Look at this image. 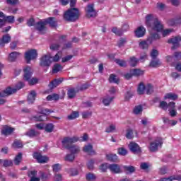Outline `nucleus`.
<instances>
[{
  "label": "nucleus",
  "instance_id": "nucleus-1",
  "mask_svg": "<svg viewBox=\"0 0 181 181\" xmlns=\"http://www.w3.org/2000/svg\"><path fill=\"white\" fill-rule=\"evenodd\" d=\"M146 25L156 32H162L163 30V25L152 14H148L146 16Z\"/></svg>",
  "mask_w": 181,
  "mask_h": 181
},
{
  "label": "nucleus",
  "instance_id": "nucleus-2",
  "mask_svg": "<svg viewBox=\"0 0 181 181\" xmlns=\"http://www.w3.org/2000/svg\"><path fill=\"white\" fill-rule=\"evenodd\" d=\"M77 141H78V139H77V137H65L62 141L63 147L66 148V149L70 150V152L73 155L76 153H79L80 147L78 146L71 144L77 142Z\"/></svg>",
  "mask_w": 181,
  "mask_h": 181
},
{
  "label": "nucleus",
  "instance_id": "nucleus-3",
  "mask_svg": "<svg viewBox=\"0 0 181 181\" xmlns=\"http://www.w3.org/2000/svg\"><path fill=\"white\" fill-rule=\"evenodd\" d=\"M78 18H80V11L77 8H69L64 13V19L69 22H75Z\"/></svg>",
  "mask_w": 181,
  "mask_h": 181
},
{
  "label": "nucleus",
  "instance_id": "nucleus-4",
  "mask_svg": "<svg viewBox=\"0 0 181 181\" xmlns=\"http://www.w3.org/2000/svg\"><path fill=\"white\" fill-rule=\"evenodd\" d=\"M23 78L25 81H28V84H30V86H33L34 84H36L37 83V78H32V74H33V69H32L30 66H25V68H24L23 69Z\"/></svg>",
  "mask_w": 181,
  "mask_h": 181
},
{
  "label": "nucleus",
  "instance_id": "nucleus-5",
  "mask_svg": "<svg viewBox=\"0 0 181 181\" xmlns=\"http://www.w3.org/2000/svg\"><path fill=\"white\" fill-rule=\"evenodd\" d=\"M25 87V83L23 82H19L17 83V86H16V88H11V86H8L3 91L0 92V97H8V95H11V94H15L16 91L21 90V88H23Z\"/></svg>",
  "mask_w": 181,
  "mask_h": 181
},
{
  "label": "nucleus",
  "instance_id": "nucleus-6",
  "mask_svg": "<svg viewBox=\"0 0 181 181\" xmlns=\"http://www.w3.org/2000/svg\"><path fill=\"white\" fill-rule=\"evenodd\" d=\"M163 145V141L160 138H158L150 143L148 149L150 152H157L159 148H162Z\"/></svg>",
  "mask_w": 181,
  "mask_h": 181
},
{
  "label": "nucleus",
  "instance_id": "nucleus-7",
  "mask_svg": "<svg viewBox=\"0 0 181 181\" xmlns=\"http://www.w3.org/2000/svg\"><path fill=\"white\" fill-rule=\"evenodd\" d=\"M40 60V66H42V67H50L52 63H53L52 61V54H50V53L44 54Z\"/></svg>",
  "mask_w": 181,
  "mask_h": 181
},
{
  "label": "nucleus",
  "instance_id": "nucleus-8",
  "mask_svg": "<svg viewBox=\"0 0 181 181\" xmlns=\"http://www.w3.org/2000/svg\"><path fill=\"white\" fill-rule=\"evenodd\" d=\"M87 18H95L97 16V11L94 8V4H88L85 8Z\"/></svg>",
  "mask_w": 181,
  "mask_h": 181
},
{
  "label": "nucleus",
  "instance_id": "nucleus-9",
  "mask_svg": "<svg viewBox=\"0 0 181 181\" xmlns=\"http://www.w3.org/2000/svg\"><path fill=\"white\" fill-rule=\"evenodd\" d=\"M180 42H181V36L173 37L168 40V43L173 45L172 50H176V49L180 47Z\"/></svg>",
  "mask_w": 181,
  "mask_h": 181
},
{
  "label": "nucleus",
  "instance_id": "nucleus-10",
  "mask_svg": "<svg viewBox=\"0 0 181 181\" xmlns=\"http://www.w3.org/2000/svg\"><path fill=\"white\" fill-rule=\"evenodd\" d=\"M25 57L27 63H30V60H35L37 57V51L36 49H30L25 52Z\"/></svg>",
  "mask_w": 181,
  "mask_h": 181
},
{
  "label": "nucleus",
  "instance_id": "nucleus-11",
  "mask_svg": "<svg viewBox=\"0 0 181 181\" xmlns=\"http://www.w3.org/2000/svg\"><path fill=\"white\" fill-rule=\"evenodd\" d=\"M53 112V111L49 110V109H45L42 110V114L43 115H35L33 117V121H45V119H47V117H46L47 114H50Z\"/></svg>",
  "mask_w": 181,
  "mask_h": 181
},
{
  "label": "nucleus",
  "instance_id": "nucleus-12",
  "mask_svg": "<svg viewBox=\"0 0 181 181\" xmlns=\"http://www.w3.org/2000/svg\"><path fill=\"white\" fill-rule=\"evenodd\" d=\"M34 159H36L38 163H47L49 162V157L42 156L40 153H35L33 155Z\"/></svg>",
  "mask_w": 181,
  "mask_h": 181
},
{
  "label": "nucleus",
  "instance_id": "nucleus-13",
  "mask_svg": "<svg viewBox=\"0 0 181 181\" xmlns=\"http://www.w3.org/2000/svg\"><path fill=\"white\" fill-rule=\"evenodd\" d=\"M35 28L40 32L41 35L46 33V21H40L35 24Z\"/></svg>",
  "mask_w": 181,
  "mask_h": 181
},
{
  "label": "nucleus",
  "instance_id": "nucleus-14",
  "mask_svg": "<svg viewBox=\"0 0 181 181\" xmlns=\"http://www.w3.org/2000/svg\"><path fill=\"white\" fill-rule=\"evenodd\" d=\"M129 149H130L131 152H133V153H141V152L139 145L134 141L130 142L129 144Z\"/></svg>",
  "mask_w": 181,
  "mask_h": 181
},
{
  "label": "nucleus",
  "instance_id": "nucleus-15",
  "mask_svg": "<svg viewBox=\"0 0 181 181\" xmlns=\"http://www.w3.org/2000/svg\"><path fill=\"white\" fill-rule=\"evenodd\" d=\"M13 131H15V128L11 127L8 125H4V126H3V127L1 129V135L8 136V135H11V134H12V132H13Z\"/></svg>",
  "mask_w": 181,
  "mask_h": 181
},
{
  "label": "nucleus",
  "instance_id": "nucleus-16",
  "mask_svg": "<svg viewBox=\"0 0 181 181\" xmlns=\"http://www.w3.org/2000/svg\"><path fill=\"white\" fill-rule=\"evenodd\" d=\"M108 169L112 172V173H122L121 167L118 164H110Z\"/></svg>",
  "mask_w": 181,
  "mask_h": 181
},
{
  "label": "nucleus",
  "instance_id": "nucleus-17",
  "mask_svg": "<svg viewBox=\"0 0 181 181\" xmlns=\"http://www.w3.org/2000/svg\"><path fill=\"white\" fill-rule=\"evenodd\" d=\"M12 37H11V35L9 34H6L4 35H3L2 38H0V46H1L2 47H4V46H5V45H8V43H9V42H11Z\"/></svg>",
  "mask_w": 181,
  "mask_h": 181
},
{
  "label": "nucleus",
  "instance_id": "nucleus-18",
  "mask_svg": "<svg viewBox=\"0 0 181 181\" xmlns=\"http://www.w3.org/2000/svg\"><path fill=\"white\" fill-rule=\"evenodd\" d=\"M37 171L36 170H31L28 171V176L30 177L29 181H40V177H37Z\"/></svg>",
  "mask_w": 181,
  "mask_h": 181
},
{
  "label": "nucleus",
  "instance_id": "nucleus-19",
  "mask_svg": "<svg viewBox=\"0 0 181 181\" xmlns=\"http://www.w3.org/2000/svg\"><path fill=\"white\" fill-rule=\"evenodd\" d=\"M145 33H146V29H145L144 26H140L135 30L136 37H144Z\"/></svg>",
  "mask_w": 181,
  "mask_h": 181
},
{
  "label": "nucleus",
  "instance_id": "nucleus-20",
  "mask_svg": "<svg viewBox=\"0 0 181 181\" xmlns=\"http://www.w3.org/2000/svg\"><path fill=\"white\" fill-rule=\"evenodd\" d=\"M63 83V78H59L57 79H54L52 81H51L49 84V88H56L57 86H60Z\"/></svg>",
  "mask_w": 181,
  "mask_h": 181
},
{
  "label": "nucleus",
  "instance_id": "nucleus-21",
  "mask_svg": "<svg viewBox=\"0 0 181 181\" xmlns=\"http://www.w3.org/2000/svg\"><path fill=\"white\" fill-rule=\"evenodd\" d=\"M35 100H36V91L31 90L28 95V104H33L35 103Z\"/></svg>",
  "mask_w": 181,
  "mask_h": 181
},
{
  "label": "nucleus",
  "instance_id": "nucleus-22",
  "mask_svg": "<svg viewBox=\"0 0 181 181\" xmlns=\"http://www.w3.org/2000/svg\"><path fill=\"white\" fill-rule=\"evenodd\" d=\"M45 24L49 25L51 28H56L57 26V22L56 21V18L53 17L48 18L45 20Z\"/></svg>",
  "mask_w": 181,
  "mask_h": 181
},
{
  "label": "nucleus",
  "instance_id": "nucleus-23",
  "mask_svg": "<svg viewBox=\"0 0 181 181\" xmlns=\"http://www.w3.org/2000/svg\"><path fill=\"white\" fill-rule=\"evenodd\" d=\"M59 2L61 5H63V6H66V5H69V3L70 2V6L71 8H73L76 6L77 0H59Z\"/></svg>",
  "mask_w": 181,
  "mask_h": 181
},
{
  "label": "nucleus",
  "instance_id": "nucleus-24",
  "mask_svg": "<svg viewBox=\"0 0 181 181\" xmlns=\"http://www.w3.org/2000/svg\"><path fill=\"white\" fill-rule=\"evenodd\" d=\"M83 152L89 153L90 155H95V151L93 150V145L88 144L83 147Z\"/></svg>",
  "mask_w": 181,
  "mask_h": 181
},
{
  "label": "nucleus",
  "instance_id": "nucleus-25",
  "mask_svg": "<svg viewBox=\"0 0 181 181\" xmlns=\"http://www.w3.org/2000/svg\"><path fill=\"white\" fill-rule=\"evenodd\" d=\"M149 39L147 38L146 40H143L139 42V47L140 49H148L149 47V45H152V42H148Z\"/></svg>",
  "mask_w": 181,
  "mask_h": 181
},
{
  "label": "nucleus",
  "instance_id": "nucleus-26",
  "mask_svg": "<svg viewBox=\"0 0 181 181\" xmlns=\"http://www.w3.org/2000/svg\"><path fill=\"white\" fill-rule=\"evenodd\" d=\"M20 55H21V53L18 52H13L9 54L8 60L10 62H15V60H16V59H18V57H19Z\"/></svg>",
  "mask_w": 181,
  "mask_h": 181
},
{
  "label": "nucleus",
  "instance_id": "nucleus-27",
  "mask_svg": "<svg viewBox=\"0 0 181 181\" xmlns=\"http://www.w3.org/2000/svg\"><path fill=\"white\" fill-rule=\"evenodd\" d=\"M63 57V52L62 51L58 52L54 57H52V62L54 63H57L60 59Z\"/></svg>",
  "mask_w": 181,
  "mask_h": 181
},
{
  "label": "nucleus",
  "instance_id": "nucleus-28",
  "mask_svg": "<svg viewBox=\"0 0 181 181\" xmlns=\"http://www.w3.org/2000/svg\"><path fill=\"white\" fill-rule=\"evenodd\" d=\"M76 93L77 92L76 91L75 88H69L67 92L68 98H69L70 100L74 98Z\"/></svg>",
  "mask_w": 181,
  "mask_h": 181
},
{
  "label": "nucleus",
  "instance_id": "nucleus-29",
  "mask_svg": "<svg viewBox=\"0 0 181 181\" xmlns=\"http://www.w3.org/2000/svg\"><path fill=\"white\" fill-rule=\"evenodd\" d=\"M168 99L173 100V101H175V100H177V95L172 93H167L164 96V100H168Z\"/></svg>",
  "mask_w": 181,
  "mask_h": 181
},
{
  "label": "nucleus",
  "instance_id": "nucleus-30",
  "mask_svg": "<svg viewBox=\"0 0 181 181\" xmlns=\"http://www.w3.org/2000/svg\"><path fill=\"white\" fill-rule=\"evenodd\" d=\"M146 89V86L144 85V83H140L137 89L138 94H139V95H142V94H144Z\"/></svg>",
  "mask_w": 181,
  "mask_h": 181
},
{
  "label": "nucleus",
  "instance_id": "nucleus-31",
  "mask_svg": "<svg viewBox=\"0 0 181 181\" xmlns=\"http://www.w3.org/2000/svg\"><path fill=\"white\" fill-rule=\"evenodd\" d=\"M162 65V62L159 59H154L150 62L151 67H159Z\"/></svg>",
  "mask_w": 181,
  "mask_h": 181
},
{
  "label": "nucleus",
  "instance_id": "nucleus-32",
  "mask_svg": "<svg viewBox=\"0 0 181 181\" xmlns=\"http://www.w3.org/2000/svg\"><path fill=\"white\" fill-rule=\"evenodd\" d=\"M62 70L63 67L59 64H55L52 67V73L54 74L59 73V71H62Z\"/></svg>",
  "mask_w": 181,
  "mask_h": 181
},
{
  "label": "nucleus",
  "instance_id": "nucleus-33",
  "mask_svg": "<svg viewBox=\"0 0 181 181\" xmlns=\"http://www.w3.org/2000/svg\"><path fill=\"white\" fill-rule=\"evenodd\" d=\"M138 59L135 58V57H132L129 59V64L131 66V67H135L138 64Z\"/></svg>",
  "mask_w": 181,
  "mask_h": 181
},
{
  "label": "nucleus",
  "instance_id": "nucleus-34",
  "mask_svg": "<svg viewBox=\"0 0 181 181\" xmlns=\"http://www.w3.org/2000/svg\"><path fill=\"white\" fill-rule=\"evenodd\" d=\"M106 158L110 162H117L118 160V156L116 154H107Z\"/></svg>",
  "mask_w": 181,
  "mask_h": 181
},
{
  "label": "nucleus",
  "instance_id": "nucleus-35",
  "mask_svg": "<svg viewBox=\"0 0 181 181\" xmlns=\"http://www.w3.org/2000/svg\"><path fill=\"white\" fill-rule=\"evenodd\" d=\"M59 98H60V97L59 96L58 94H56V93H53L52 95H49L47 97V101H57V100H59Z\"/></svg>",
  "mask_w": 181,
  "mask_h": 181
},
{
  "label": "nucleus",
  "instance_id": "nucleus-36",
  "mask_svg": "<svg viewBox=\"0 0 181 181\" xmlns=\"http://www.w3.org/2000/svg\"><path fill=\"white\" fill-rule=\"evenodd\" d=\"M37 134L39 133L35 131L34 129H30L25 133V135H26V136H29V138H34V136H36Z\"/></svg>",
  "mask_w": 181,
  "mask_h": 181
},
{
  "label": "nucleus",
  "instance_id": "nucleus-37",
  "mask_svg": "<svg viewBox=\"0 0 181 181\" xmlns=\"http://www.w3.org/2000/svg\"><path fill=\"white\" fill-rule=\"evenodd\" d=\"M12 146L14 149H19L20 148H23V144H22V141L19 140H16L14 141Z\"/></svg>",
  "mask_w": 181,
  "mask_h": 181
},
{
  "label": "nucleus",
  "instance_id": "nucleus-38",
  "mask_svg": "<svg viewBox=\"0 0 181 181\" xmlns=\"http://www.w3.org/2000/svg\"><path fill=\"white\" fill-rule=\"evenodd\" d=\"M148 39L149 43H152L153 40H159V39H160V36L158 33H153Z\"/></svg>",
  "mask_w": 181,
  "mask_h": 181
},
{
  "label": "nucleus",
  "instance_id": "nucleus-39",
  "mask_svg": "<svg viewBox=\"0 0 181 181\" xmlns=\"http://www.w3.org/2000/svg\"><path fill=\"white\" fill-rule=\"evenodd\" d=\"M131 73L133 76H136V77H139V76H144V71L141 69H132L131 71Z\"/></svg>",
  "mask_w": 181,
  "mask_h": 181
},
{
  "label": "nucleus",
  "instance_id": "nucleus-40",
  "mask_svg": "<svg viewBox=\"0 0 181 181\" xmlns=\"http://www.w3.org/2000/svg\"><path fill=\"white\" fill-rule=\"evenodd\" d=\"M115 63L118 64L120 67H127V61L124 59H117L115 60Z\"/></svg>",
  "mask_w": 181,
  "mask_h": 181
},
{
  "label": "nucleus",
  "instance_id": "nucleus-41",
  "mask_svg": "<svg viewBox=\"0 0 181 181\" xmlns=\"http://www.w3.org/2000/svg\"><path fill=\"white\" fill-rule=\"evenodd\" d=\"M109 81L110 83H115L116 84H118L119 79L117 78V76H115V74H110L109 77Z\"/></svg>",
  "mask_w": 181,
  "mask_h": 181
},
{
  "label": "nucleus",
  "instance_id": "nucleus-42",
  "mask_svg": "<svg viewBox=\"0 0 181 181\" xmlns=\"http://www.w3.org/2000/svg\"><path fill=\"white\" fill-rule=\"evenodd\" d=\"M86 180H88V181H93V180H95V179H97V176L95 175L94 173H87L86 175Z\"/></svg>",
  "mask_w": 181,
  "mask_h": 181
},
{
  "label": "nucleus",
  "instance_id": "nucleus-43",
  "mask_svg": "<svg viewBox=\"0 0 181 181\" xmlns=\"http://www.w3.org/2000/svg\"><path fill=\"white\" fill-rule=\"evenodd\" d=\"M112 100H114V97L107 96L106 98H103V103L104 105H108L109 104H111Z\"/></svg>",
  "mask_w": 181,
  "mask_h": 181
},
{
  "label": "nucleus",
  "instance_id": "nucleus-44",
  "mask_svg": "<svg viewBox=\"0 0 181 181\" xmlns=\"http://www.w3.org/2000/svg\"><path fill=\"white\" fill-rule=\"evenodd\" d=\"M125 136H126V138H127V139H132V138H134V130H132L131 129H128L126 131Z\"/></svg>",
  "mask_w": 181,
  "mask_h": 181
},
{
  "label": "nucleus",
  "instance_id": "nucleus-45",
  "mask_svg": "<svg viewBox=\"0 0 181 181\" xmlns=\"http://www.w3.org/2000/svg\"><path fill=\"white\" fill-rule=\"evenodd\" d=\"M142 111H143V107H142V105H141L136 106L134 109V113L136 115H139V114H141Z\"/></svg>",
  "mask_w": 181,
  "mask_h": 181
},
{
  "label": "nucleus",
  "instance_id": "nucleus-46",
  "mask_svg": "<svg viewBox=\"0 0 181 181\" xmlns=\"http://www.w3.org/2000/svg\"><path fill=\"white\" fill-rule=\"evenodd\" d=\"M173 180H181V177H180L171 176V177H168V178H161V179H160L159 181H173Z\"/></svg>",
  "mask_w": 181,
  "mask_h": 181
},
{
  "label": "nucleus",
  "instance_id": "nucleus-47",
  "mask_svg": "<svg viewBox=\"0 0 181 181\" xmlns=\"http://www.w3.org/2000/svg\"><path fill=\"white\" fill-rule=\"evenodd\" d=\"M79 116L78 112H73L71 115H68L67 118L69 120L76 119V118H78Z\"/></svg>",
  "mask_w": 181,
  "mask_h": 181
},
{
  "label": "nucleus",
  "instance_id": "nucleus-48",
  "mask_svg": "<svg viewBox=\"0 0 181 181\" xmlns=\"http://www.w3.org/2000/svg\"><path fill=\"white\" fill-rule=\"evenodd\" d=\"M52 170L55 173H57V172H60V170H62V165L59 163L54 164L52 165Z\"/></svg>",
  "mask_w": 181,
  "mask_h": 181
},
{
  "label": "nucleus",
  "instance_id": "nucleus-49",
  "mask_svg": "<svg viewBox=\"0 0 181 181\" xmlns=\"http://www.w3.org/2000/svg\"><path fill=\"white\" fill-rule=\"evenodd\" d=\"M22 160V153H18L14 159L15 165H19Z\"/></svg>",
  "mask_w": 181,
  "mask_h": 181
},
{
  "label": "nucleus",
  "instance_id": "nucleus-50",
  "mask_svg": "<svg viewBox=\"0 0 181 181\" xmlns=\"http://www.w3.org/2000/svg\"><path fill=\"white\" fill-rule=\"evenodd\" d=\"M4 21H6V22H8V23H13V22H15V16H4Z\"/></svg>",
  "mask_w": 181,
  "mask_h": 181
},
{
  "label": "nucleus",
  "instance_id": "nucleus-51",
  "mask_svg": "<svg viewBox=\"0 0 181 181\" xmlns=\"http://www.w3.org/2000/svg\"><path fill=\"white\" fill-rule=\"evenodd\" d=\"M54 128V126L53 125V124H46L45 127V130L46 131V132H53V129Z\"/></svg>",
  "mask_w": 181,
  "mask_h": 181
},
{
  "label": "nucleus",
  "instance_id": "nucleus-52",
  "mask_svg": "<svg viewBox=\"0 0 181 181\" xmlns=\"http://www.w3.org/2000/svg\"><path fill=\"white\" fill-rule=\"evenodd\" d=\"M146 94H152V93H153V86L150 83L147 84L146 86Z\"/></svg>",
  "mask_w": 181,
  "mask_h": 181
},
{
  "label": "nucleus",
  "instance_id": "nucleus-53",
  "mask_svg": "<svg viewBox=\"0 0 181 181\" xmlns=\"http://www.w3.org/2000/svg\"><path fill=\"white\" fill-rule=\"evenodd\" d=\"M117 152H118L119 155H122V156H125V155H127V153H128V151L124 147H121V148H118Z\"/></svg>",
  "mask_w": 181,
  "mask_h": 181
},
{
  "label": "nucleus",
  "instance_id": "nucleus-54",
  "mask_svg": "<svg viewBox=\"0 0 181 181\" xmlns=\"http://www.w3.org/2000/svg\"><path fill=\"white\" fill-rule=\"evenodd\" d=\"M124 169L129 173H134V172H135V167L134 166H124Z\"/></svg>",
  "mask_w": 181,
  "mask_h": 181
},
{
  "label": "nucleus",
  "instance_id": "nucleus-55",
  "mask_svg": "<svg viewBox=\"0 0 181 181\" xmlns=\"http://www.w3.org/2000/svg\"><path fill=\"white\" fill-rule=\"evenodd\" d=\"M112 32L115 34L117 35V36H122V30H119V29H117V27H114L112 29Z\"/></svg>",
  "mask_w": 181,
  "mask_h": 181
},
{
  "label": "nucleus",
  "instance_id": "nucleus-56",
  "mask_svg": "<svg viewBox=\"0 0 181 181\" xmlns=\"http://www.w3.org/2000/svg\"><path fill=\"white\" fill-rule=\"evenodd\" d=\"M177 23L181 24V18H176L175 20H171L169 22V25H170L171 26H175V25H177Z\"/></svg>",
  "mask_w": 181,
  "mask_h": 181
},
{
  "label": "nucleus",
  "instance_id": "nucleus-57",
  "mask_svg": "<svg viewBox=\"0 0 181 181\" xmlns=\"http://www.w3.org/2000/svg\"><path fill=\"white\" fill-rule=\"evenodd\" d=\"M74 154H67L65 156V160H66L67 162H73V160H74Z\"/></svg>",
  "mask_w": 181,
  "mask_h": 181
},
{
  "label": "nucleus",
  "instance_id": "nucleus-58",
  "mask_svg": "<svg viewBox=\"0 0 181 181\" xmlns=\"http://www.w3.org/2000/svg\"><path fill=\"white\" fill-rule=\"evenodd\" d=\"M159 107L162 110H164L165 111H166V110H168V103H166L165 101H161V102H160Z\"/></svg>",
  "mask_w": 181,
  "mask_h": 181
},
{
  "label": "nucleus",
  "instance_id": "nucleus-59",
  "mask_svg": "<svg viewBox=\"0 0 181 181\" xmlns=\"http://www.w3.org/2000/svg\"><path fill=\"white\" fill-rule=\"evenodd\" d=\"M159 54V52L156 49H153L151 53V57H152L153 59H156Z\"/></svg>",
  "mask_w": 181,
  "mask_h": 181
},
{
  "label": "nucleus",
  "instance_id": "nucleus-60",
  "mask_svg": "<svg viewBox=\"0 0 181 181\" xmlns=\"http://www.w3.org/2000/svg\"><path fill=\"white\" fill-rule=\"evenodd\" d=\"M108 166H110V164H102L100 166V170H101V172H107V169H108Z\"/></svg>",
  "mask_w": 181,
  "mask_h": 181
},
{
  "label": "nucleus",
  "instance_id": "nucleus-61",
  "mask_svg": "<svg viewBox=\"0 0 181 181\" xmlns=\"http://www.w3.org/2000/svg\"><path fill=\"white\" fill-rule=\"evenodd\" d=\"M92 112L90 111L83 112H82V118L87 119L90 118V116L91 115Z\"/></svg>",
  "mask_w": 181,
  "mask_h": 181
},
{
  "label": "nucleus",
  "instance_id": "nucleus-62",
  "mask_svg": "<svg viewBox=\"0 0 181 181\" xmlns=\"http://www.w3.org/2000/svg\"><path fill=\"white\" fill-rule=\"evenodd\" d=\"M174 59H175V62L177 60H181V52H174Z\"/></svg>",
  "mask_w": 181,
  "mask_h": 181
},
{
  "label": "nucleus",
  "instance_id": "nucleus-63",
  "mask_svg": "<svg viewBox=\"0 0 181 181\" xmlns=\"http://www.w3.org/2000/svg\"><path fill=\"white\" fill-rule=\"evenodd\" d=\"M113 131H115V125L111 124L109 127L106 129L105 132L110 134V132H113Z\"/></svg>",
  "mask_w": 181,
  "mask_h": 181
},
{
  "label": "nucleus",
  "instance_id": "nucleus-64",
  "mask_svg": "<svg viewBox=\"0 0 181 181\" xmlns=\"http://www.w3.org/2000/svg\"><path fill=\"white\" fill-rule=\"evenodd\" d=\"M168 172V168L165 166L160 168L159 174L160 175H166Z\"/></svg>",
  "mask_w": 181,
  "mask_h": 181
}]
</instances>
